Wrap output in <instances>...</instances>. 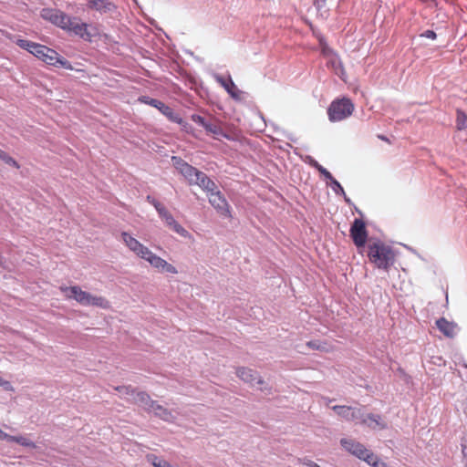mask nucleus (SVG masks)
<instances>
[{
	"mask_svg": "<svg viewBox=\"0 0 467 467\" xmlns=\"http://www.w3.org/2000/svg\"><path fill=\"white\" fill-rule=\"evenodd\" d=\"M16 44L50 66L71 68L70 63L52 48L27 39H17Z\"/></svg>",
	"mask_w": 467,
	"mask_h": 467,
	"instance_id": "1",
	"label": "nucleus"
},
{
	"mask_svg": "<svg viewBox=\"0 0 467 467\" xmlns=\"http://www.w3.org/2000/svg\"><path fill=\"white\" fill-rule=\"evenodd\" d=\"M368 256L370 262L378 268L386 271H388L395 262V253L393 249L380 241L368 244Z\"/></svg>",
	"mask_w": 467,
	"mask_h": 467,
	"instance_id": "2",
	"label": "nucleus"
},
{
	"mask_svg": "<svg viewBox=\"0 0 467 467\" xmlns=\"http://www.w3.org/2000/svg\"><path fill=\"white\" fill-rule=\"evenodd\" d=\"M61 290L67 298L76 300L81 306H99L103 309L109 307V302L105 297L93 296L78 285L61 287Z\"/></svg>",
	"mask_w": 467,
	"mask_h": 467,
	"instance_id": "3",
	"label": "nucleus"
},
{
	"mask_svg": "<svg viewBox=\"0 0 467 467\" xmlns=\"http://www.w3.org/2000/svg\"><path fill=\"white\" fill-rule=\"evenodd\" d=\"M355 106L348 98L337 99L327 109L328 119L331 122H338L352 115Z\"/></svg>",
	"mask_w": 467,
	"mask_h": 467,
	"instance_id": "4",
	"label": "nucleus"
},
{
	"mask_svg": "<svg viewBox=\"0 0 467 467\" xmlns=\"http://www.w3.org/2000/svg\"><path fill=\"white\" fill-rule=\"evenodd\" d=\"M340 444L347 451L366 462L374 459V453L354 439L342 438Z\"/></svg>",
	"mask_w": 467,
	"mask_h": 467,
	"instance_id": "5",
	"label": "nucleus"
},
{
	"mask_svg": "<svg viewBox=\"0 0 467 467\" xmlns=\"http://www.w3.org/2000/svg\"><path fill=\"white\" fill-rule=\"evenodd\" d=\"M40 16L44 20L50 22L63 30L67 28V24L70 21L69 16L56 8H43L40 12Z\"/></svg>",
	"mask_w": 467,
	"mask_h": 467,
	"instance_id": "6",
	"label": "nucleus"
},
{
	"mask_svg": "<svg viewBox=\"0 0 467 467\" xmlns=\"http://www.w3.org/2000/svg\"><path fill=\"white\" fill-rule=\"evenodd\" d=\"M335 413L348 421H353L355 423H360L363 419L364 407H351V406H341L335 405L332 407Z\"/></svg>",
	"mask_w": 467,
	"mask_h": 467,
	"instance_id": "7",
	"label": "nucleus"
},
{
	"mask_svg": "<svg viewBox=\"0 0 467 467\" xmlns=\"http://www.w3.org/2000/svg\"><path fill=\"white\" fill-rule=\"evenodd\" d=\"M138 100L143 104L150 105L160 110L170 121H179L180 114L175 112L171 107L163 103L162 101L152 99L149 96H140Z\"/></svg>",
	"mask_w": 467,
	"mask_h": 467,
	"instance_id": "8",
	"label": "nucleus"
},
{
	"mask_svg": "<svg viewBox=\"0 0 467 467\" xmlns=\"http://www.w3.org/2000/svg\"><path fill=\"white\" fill-rule=\"evenodd\" d=\"M171 161L174 168L188 181V182L190 184H193L194 179L199 176L201 171L190 165L178 156H172Z\"/></svg>",
	"mask_w": 467,
	"mask_h": 467,
	"instance_id": "9",
	"label": "nucleus"
},
{
	"mask_svg": "<svg viewBox=\"0 0 467 467\" xmlns=\"http://www.w3.org/2000/svg\"><path fill=\"white\" fill-rule=\"evenodd\" d=\"M88 27L89 26L86 23L80 22L78 17L70 16V21L67 24V28L65 30L73 32L76 36L85 41H91L95 34L92 33Z\"/></svg>",
	"mask_w": 467,
	"mask_h": 467,
	"instance_id": "10",
	"label": "nucleus"
},
{
	"mask_svg": "<svg viewBox=\"0 0 467 467\" xmlns=\"http://www.w3.org/2000/svg\"><path fill=\"white\" fill-rule=\"evenodd\" d=\"M350 236L358 247L365 245L368 238L366 224L363 220L356 218L350 227Z\"/></svg>",
	"mask_w": 467,
	"mask_h": 467,
	"instance_id": "11",
	"label": "nucleus"
},
{
	"mask_svg": "<svg viewBox=\"0 0 467 467\" xmlns=\"http://www.w3.org/2000/svg\"><path fill=\"white\" fill-rule=\"evenodd\" d=\"M214 78L216 82L226 90L233 99L235 101H242L244 99V92L236 87L230 75H228L227 78H224L222 75H215Z\"/></svg>",
	"mask_w": 467,
	"mask_h": 467,
	"instance_id": "12",
	"label": "nucleus"
},
{
	"mask_svg": "<svg viewBox=\"0 0 467 467\" xmlns=\"http://www.w3.org/2000/svg\"><path fill=\"white\" fill-rule=\"evenodd\" d=\"M209 202L221 214L231 217L230 205L220 191L208 194Z\"/></svg>",
	"mask_w": 467,
	"mask_h": 467,
	"instance_id": "13",
	"label": "nucleus"
},
{
	"mask_svg": "<svg viewBox=\"0 0 467 467\" xmlns=\"http://www.w3.org/2000/svg\"><path fill=\"white\" fill-rule=\"evenodd\" d=\"M144 260L148 261L151 266L154 268H157L162 272H166L169 274H177L178 271L175 266L169 264L167 261L162 259L161 257L158 256L154 253H152L150 249L145 254V256H143Z\"/></svg>",
	"mask_w": 467,
	"mask_h": 467,
	"instance_id": "14",
	"label": "nucleus"
},
{
	"mask_svg": "<svg viewBox=\"0 0 467 467\" xmlns=\"http://www.w3.org/2000/svg\"><path fill=\"white\" fill-rule=\"evenodd\" d=\"M236 375L245 383L250 384L251 386H259L264 383L261 376L257 371L248 368H238L236 370Z\"/></svg>",
	"mask_w": 467,
	"mask_h": 467,
	"instance_id": "15",
	"label": "nucleus"
},
{
	"mask_svg": "<svg viewBox=\"0 0 467 467\" xmlns=\"http://www.w3.org/2000/svg\"><path fill=\"white\" fill-rule=\"evenodd\" d=\"M122 240L130 251L136 254L139 257L143 258L149 248L140 243L137 239L132 237L130 234L123 232L121 234Z\"/></svg>",
	"mask_w": 467,
	"mask_h": 467,
	"instance_id": "16",
	"label": "nucleus"
},
{
	"mask_svg": "<svg viewBox=\"0 0 467 467\" xmlns=\"http://www.w3.org/2000/svg\"><path fill=\"white\" fill-rule=\"evenodd\" d=\"M88 7L101 15L116 12L117 6L110 0H88Z\"/></svg>",
	"mask_w": 467,
	"mask_h": 467,
	"instance_id": "17",
	"label": "nucleus"
},
{
	"mask_svg": "<svg viewBox=\"0 0 467 467\" xmlns=\"http://www.w3.org/2000/svg\"><path fill=\"white\" fill-rule=\"evenodd\" d=\"M133 401L148 412H151L155 400H151L149 394L144 391H135L131 393Z\"/></svg>",
	"mask_w": 467,
	"mask_h": 467,
	"instance_id": "18",
	"label": "nucleus"
},
{
	"mask_svg": "<svg viewBox=\"0 0 467 467\" xmlns=\"http://www.w3.org/2000/svg\"><path fill=\"white\" fill-rule=\"evenodd\" d=\"M361 424L368 426L370 429L384 430L387 428V423L383 420L380 415L364 412Z\"/></svg>",
	"mask_w": 467,
	"mask_h": 467,
	"instance_id": "19",
	"label": "nucleus"
},
{
	"mask_svg": "<svg viewBox=\"0 0 467 467\" xmlns=\"http://www.w3.org/2000/svg\"><path fill=\"white\" fill-rule=\"evenodd\" d=\"M436 327L446 337L452 338L457 334V324L448 321L445 317L437 319Z\"/></svg>",
	"mask_w": 467,
	"mask_h": 467,
	"instance_id": "20",
	"label": "nucleus"
},
{
	"mask_svg": "<svg viewBox=\"0 0 467 467\" xmlns=\"http://www.w3.org/2000/svg\"><path fill=\"white\" fill-rule=\"evenodd\" d=\"M193 184L200 186L203 191H206L208 194L217 190L215 182L202 171L194 179Z\"/></svg>",
	"mask_w": 467,
	"mask_h": 467,
	"instance_id": "21",
	"label": "nucleus"
},
{
	"mask_svg": "<svg viewBox=\"0 0 467 467\" xmlns=\"http://www.w3.org/2000/svg\"><path fill=\"white\" fill-rule=\"evenodd\" d=\"M151 412H153L156 417L167 422H173L176 419L171 410L160 405L157 401H155L154 406L151 408Z\"/></svg>",
	"mask_w": 467,
	"mask_h": 467,
	"instance_id": "22",
	"label": "nucleus"
},
{
	"mask_svg": "<svg viewBox=\"0 0 467 467\" xmlns=\"http://www.w3.org/2000/svg\"><path fill=\"white\" fill-rule=\"evenodd\" d=\"M204 130L208 132V133H212L213 135H214V138L215 139H218L219 137H223V138H225L227 140H231V137L229 134H227L222 128L221 126L212 122L211 120H209L206 124V127H204Z\"/></svg>",
	"mask_w": 467,
	"mask_h": 467,
	"instance_id": "23",
	"label": "nucleus"
},
{
	"mask_svg": "<svg viewBox=\"0 0 467 467\" xmlns=\"http://www.w3.org/2000/svg\"><path fill=\"white\" fill-rule=\"evenodd\" d=\"M8 442H16L21 446L28 447V448H32V449L36 448V444L34 441H30L29 439H27L22 435H19V436L10 435Z\"/></svg>",
	"mask_w": 467,
	"mask_h": 467,
	"instance_id": "24",
	"label": "nucleus"
},
{
	"mask_svg": "<svg viewBox=\"0 0 467 467\" xmlns=\"http://www.w3.org/2000/svg\"><path fill=\"white\" fill-rule=\"evenodd\" d=\"M329 186L331 187V189L333 190V192H335L336 195L343 196L345 202L347 203H350V199L347 196L343 187L336 179L332 180L329 182Z\"/></svg>",
	"mask_w": 467,
	"mask_h": 467,
	"instance_id": "25",
	"label": "nucleus"
},
{
	"mask_svg": "<svg viewBox=\"0 0 467 467\" xmlns=\"http://www.w3.org/2000/svg\"><path fill=\"white\" fill-rule=\"evenodd\" d=\"M456 127L460 130L467 129V115L460 109L457 110Z\"/></svg>",
	"mask_w": 467,
	"mask_h": 467,
	"instance_id": "26",
	"label": "nucleus"
},
{
	"mask_svg": "<svg viewBox=\"0 0 467 467\" xmlns=\"http://www.w3.org/2000/svg\"><path fill=\"white\" fill-rule=\"evenodd\" d=\"M146 201L154 206L159 215L166 210V208L151 195H147Z\"/></svg>",
	"mask_w": 467,
	"mask_h": 467,
	"instance_id": "27",
	"label": "nucleus"
},
{
	"mask_svg": "<svg viewBox=\"0 0 467 467\" xmlns=\"http://www.w3.org/2000/svg\"><path fill=\"white\" fill-rule=\"evenodd\" d=\"M159 216L165 222L166 225L169 226L171 229L177 223V221L173 218L171 213H170L167 210L161 213Z\"/></svg>",
	"mask_w": 467,
	"mask_h": 467,
	"instance_id": "28",
	"label": "nucleus"
},
{
	"mask_svg": "<svg viewBox=\"0 0 467 467\" xmlns=\"http://www.w3.org/2000/svg\"><path fill=\"white\" fill-rule=\"evenodd\" d=\"M0 159L4 161L6 164L11 165L16 168H19V165L17 161L13 159L11 156H9L7 153H5L4 150H0Z\"/></svg>",
	"mask_w": 467,
	"mask_h": 467,
	"instance_id": "29",
	"label": "nucleus"
},
{
	"mask_svg": "<svg viewBox=\"0 0 467 467\" xmlns=\"http://www.w3.org/2000/svg\"><path fill=\"white\" fill-rule=\"evenodd\" d=\"M330 63H331L332 67H334V69L336 70V73L340 78H342V75L344 73V68H343L341 60L338 57H335V58L331 59Z\"/></svg>",
	"mask_w": 467,
	"mask_h": 467,
	"instance_id": "30",
	"label": "nucleus"
},
{
	"mask_svg": "<svg viewBox=\"0 0 467 467\" xmlns=\"http://www.w3.org/2000/svg\"><path fill=\"white\" fill-rule=\"evenodd\" d=\"M174 123H177L181 125L182 130H184L187 133L193 134V128L191 124H189L187 121L183 120V119L180 116L179 121H173Z\"/></svg>",
	"mask_w": 467,
	"mask_h": 467,
	"instance_id": "31",
	"label": "nucleus"
},
{
	"mask_svg": "<svg viewBox=\"0 0 467 467\" xmlns=\"http://www.w3.org/2000/svg\"><path fill=\"white\" fill-rule=\"evenodd\" d=\"M191 119L193 122H195L199 126L202 127L203 129H204V127H206V124L209 121V119H206L204 117L198 115V114H192L191 116Z\"/></svg>",
	"mask_w": 467,
	"mask_h": 467,
	"instance_id": "32",
	"label": "nucleus"
},
{
	"mask_svg": "<svg viewBox=\"0 0 467 467\" xmlns=\"http://www.w3.org/2000/svg\"><path fill=\"white\" fill-rule=\"evenodd\" d=\"M171 229L176 234H178L179 235H181L182 237L189 236V232L184 227H182L178 222L171 227Z\"/></svg>",
	"mask_w": 467,
	"mask_h": 467,
	"instance_id": "33",
	"label": "nucleus"
},
{
	"mask_svg": "<svg viewBox=\"0 0 467 467\" xmlns=\"http://www.w3.org/2000/svg\"><path fill=\"white\" fill-rule=\"evenodd\" d=\"M151 463L154 467H172L167 461L157 456H153Z\"/></svg>",
	"mask_w": 467,
	"mask_h": 467,
	"instance_id": "34",
	"label": "nucleus"
},
{
	"mask_svg": "<svg viewBox=\"0 0 467 467\" xmlns=\"http://www.w3.org/2000/svg\"><path fill=\"white\" fill-rule=\"evenodd\" d=\"M420 36L422 37H426V38H430V39H435L437 37V35L434 31L432 30H426L424 31Z\"/></svg>",
	"mask_w": 467,
	"mask_h": 467,
	"instance_id": "35",
	"label": "nucleus"
},
{
	"mask_svg": "<svg viewBox=\"0 0 467 467\" xmlns=\"http://www.w3.org/2000/svg\"><path fill=\"white\" fill-rule=\"evenodd\" d=\"M307 347L311 349H321V345L318 341L312 340L307 342Z\"/></svg>",
	"mask_w": 467,
	"mask_h": 467,
	"instance_id": "36",
	"label": "nucleus"
},
{
	"mask_svg": "<svg viewBox=\"0 0 467 467\" xmlns=\"http://www.w3.org/2000/svg\"><path fill=\"white\" fill-rule=\"evenodd\" d=\"M9 438H10V434L3 431L1 429H0V440L2 441H9Z\"/></svg>",
	"mask_w": 467,
	"mask_h": 467,
	"instance_id": "37",
	"label": "nucleus"
},
{
	"mask_svg": "<svg viewBox=\"0 0 467 467\" xmlns=\"http://www.w3.org/2000/svg\"><path fill=\"white\" fill-rule=\"evenodd\" d=\"M322 175L325 177V179L328 180V181H329V182H330L332 180H334V179H335V178L333 177V175L331 174V172H330V171H328L327 170L326 171H324Z\"/></svg>",
	"mask_w": 467,
	"mask_h": 467,
	"instance_id": "38",
	"label": "nucleus"
},
{
	"mask_svg": "<svg viewBox=\"0 0 467 467\" xmlns=\"http://www.w3.org/2000/svg\"><path fill=\"white\" fill-rule=\"evenodd\" d=\"M9 385V381L5 380L3 378L0 377V387H4L6 389Z\"/></svg>",
	"mask_w": 467,
	"mask_h": 467,
	"instance_id": "39",
	"label": "nucleus"
},
{
	"mask_svg": "<svg viewBox=\"0 0 467 467\" xmlns=\"http://www.w3.org/2000/svg\"><path fill=\"white\" fill-rule=\"evenodd\" d=\"M308 163L314 167L315 169L317 168V164H319L316 160H314L312 157H308Z\"/></svg>",
	"mask_w": 467,
	"mask_h": 467,
	"instance_id": "40",
	"label": "nucleus"
},
{
	"mask_svg": "<svg viewBox=\"0 0 467 467\" xmlns=\"http://www.w3.org/2000/svg\"><path fill=\"white\" fill-rule=\"evenodd\" d=\"M316 170H317L321 175L323 174L324 171H327V169L320 164H317Z\"/></svg>",
	"mask_w": 467,
	"mask_h": 467,
	"instance_id": "41",
	"label": "nucleus"
},
{
	"mask_svg": "<svg viewBox=\"0 0 467 467\" xmlns=\"http://www.w3.org/2000/svg\"><path fill=\"white\" fill-rule=\"evenodd\" d=\"M5 258L4 256L2 255V254H0V266H3L5 265Z\"/></svg>",
	"mask_w": 467,
	"mask_h": 467,
	"instance_id": "42",
	"label": "nucleus"
},
{
	"mask_svg": "<svg viewBox=\"0 0 467 467\" xmlns=\"http://www.w3.org/2000/svg\"><path fill=\"white\" fill-rule=\"evenodd\" d=\"M378 137H379V139H380L381 140L389 141V139H388L386 136H384V135H379Z\"/></svg>",
	"mask_w": 467,
	"mask_h": 467,
	"instance_id": "43",
	"label": "nucleus"
},
{
	"mask_svg": "<svg viewBox=\"0 0 467 467\" xmlns=\"http://www.w3.org/2000/svg\"><path fill=\"white\" fill-rule=\"evenodd\" d=\"M326 401H327V404H329L330 402L333 401V400L327 398V399H326Z\"/></svg>",
	"mask_w": 467,
	"mask_h": 467,
	"instance_id": "44",
	"label": "nucleus"
},
{
	"mask_svg": "<svg viewBox=\"0 0 467 467\" xmlns=\"http://www.w3.org/2000/svg\"><path fill=\"white\" fill-rule=\"evenodd\" d=\"M317 4H318L320 2V0H315ZM321 2L325 3L326 0H321Z\"/></svg>",
	"mask_w": 467,
	"mask_h": 467,
	"instance_id": "45",
	"label": "nucleus"
}]
</instances>
